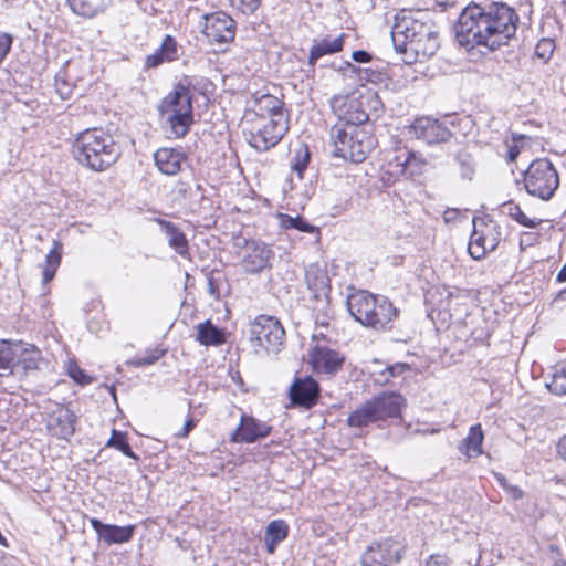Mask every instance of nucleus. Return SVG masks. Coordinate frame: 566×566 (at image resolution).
<instances>
[{
    "mask_svg": "<svg viewBox=\"0 0 566 566\" xmlns=\"http://www.w3.org/2000/svg\"><path fill=\"white\" fill-rule=\"evenodd\" d=\"M405 552V545L388 537L381 541H375L360 556L361 566H392L401 560Z\"/></svg>",
    "mask_w": 566,
    "mask_h": 566,
    "instance_id": "obj_12",
    "label": "nucleus"
},
{
    "mask_svg": "<svg viewBox=\"0 0 566 566\" xmlns=\"http://www.w3.org/2000/svg\"><path fill=\"white\" fill-rule=\"evenodd\" d=\"M344 39L345 34L342 33L336 38L325 36L322 40H315L310 50L308 64L313 66L323 55L342 51Z\"/></svg>",
    "mask_w": 566,
    "mask_h": 566,
    "instance_id": "obj_25",
    "label": "nucleus"
},
{
    "mask_svg": "<svg viewBox=\"0 0 566 566\" xmlns=\"http://www.w3.org/2000/svg\"><path fill=\"white\" fill-rule=\"evenodd\" d=\"M279 219L281 221L282 227L285 229H296L306 233H313L316 230L314 226L307 223L301 217H291L285 213H280Z\"/></svg>",
    "mask_w": 566,
    "mask_h": 566,
    "instance_id": "obj_38",
    "label": "nucleus"
},
{
    "mask_svg": "<svg viewBox=\"0 0 566 566\" xmlns=\"http://www.w3.org/2000/svg\"><path fill=\"white\" fill-rule=\"evenodd\" d=\"M455 161L459 165L460 175L463 179L471 180L474 175V160L473 157L464 151L457 155Z\"/></svg>",
    "mask_w": 566,
    "mask_h": 566,
    "instance_id": "obj_40",
    "label": "nucleus"
},
{
    "mask_svg": "<svg viewBox=\"0 0 566 566\" xmlns=\"http://www.w3.org/2000/svg\"><path fill=\"white\" fill-rule=\"evenodd\" d=\"M503 213L511 217L513 220L518 222L521 226L526 228H535L538 224H541V219H532L528 218L521 209V207L517 203H514L512 201L506 202L502 206Z\"/></svg>",
    "mask_w": 566,
    "mask_h": 566,
    "instance_id": "obj_35",
    "label": "nucleus"
},
{
    "mask_svg": "<svg viewBox=\"0 0 566 566\" xmlns=\"http://www.w3.org/2000/svg\"><path fill=\"white\" fill-rule=\"evenodd\" d=\"M310 161V151L307 147L301 148L295 153L292 169L297 172L298 177L302 178L303 171L306 169Z\"/></svg>",
    "mask_w": 566,
    "mask_h": 566,
    "instance_id": "obj_42",
    "label": "nucleus"
},
{
    "mask_svg": "<svg viewBox=\"0 0 566 566\" xmlns=\"http://www.w3.org/2000/svg\"><path fill=\"white\" fill-rule=\"evenodd\" d=\"M418 161L415 153L407 148H398L387 159V172L392 177H400Z\"/></svg>",
    "mask_w": 566,
    "mask_h": 566,
    "instance_id": "obj_24",
    "label": "nucleus"
},
{
    "mask_svg": "<svg viewBox=\"0 0 566 566\" xmlns=\"http://www.w3.org/2000/svg\"><path fill=\"white\" fill-rule=\"evenodd\" d=\"M158 111L171 135L185 136L193 122L192 95L189 87L182 83L175 85L172 92L159 104Z\"/></svg>",
    "mask_w": 566,
    "mask_h": 566,
    "instance_id": "obj_6",
    "label": "nucleus"
},
{
    "mask_svg": "<svg viewBox=\"0 0 566 566\" xmlns=\"http://www.w3.org/2000/svg\"><path fill=\"white\" fill-rule=\"evenodd\" d=\"M483 439L484 433L481 424L471 426L468 436L463 439L459 449L468 458H476L483 453Z\"/></svg>",
    "mask_w": 566,
    "mask_h": 566,
    "instance_id": "obj_29",
    "label": "nucleus"
},
{
    "mask_svg": "<svg viewBox=\"0 0 566 566\" xmlns=\"http://www.w3.org/2000/svg\"><path fill=\"white\" fill-rule=\"evenodd\" d=\"M154 160L160 172L174 176L181 170L186 155L179 149L163 147L155 151Z\"/></svg>",
    "mask_w": 566,
    "mask_h": 566,
    "instance_id": "obj_22",
    "label": "nucleus"
},
{
    "mask_svg": "<svg viewBox=\"0 0 566 566\" xmlns=\"http://www.w3.org/2000/svg\"><path fill=\"white\" fill-rule=\"evenodd\" d=\"M70 9L77 15L93 19L105 12L112 0H66Z\"/></svg>",
    "mask_w": 566,
    "mask_h": 566,
    "instance_id": "obj_26",
    "label": "nucleus"
},
{
    "mask_svg": "<svg viewBox=\"0 0 566 566\" xmlns=\"http://www.w3.org/2000/svg\"><path fill=\"white\" fill-rule=\"evenodd\" d=\"M494 476H495L496 481L499 482V484L507 492V494L512 499L518 500L523 496L524 493H523L522 489L518 488L517 485L510 484L503 474L494 473Z\"/></svg>",
    "mask_w": 566,
    "mask_h": 566,
    "instance_id": "obj_47",
    "label": "nucleus"
},
{
    "mask_svg": "<svg viewBox=\"0 0 566 566\" xmlns=\"http://www.w3.org/2000/svg\"><path fill=\"white\" fill-rule=\"evenodd\" d=\"M559 301H566V287L560 290L553 300V303H557Z\"/></svg>",
    "mask_w": 566,
    "mask_h": 566,
    "instance_id": "obj_57",
    "label": "nucleus"
},
{
    "mask_svg": "<svg viewBox=\"0 0 566 566\" xmlns=\"http://www.w3.org/2000/svg\"><path fill=\"white\" fill-rule=\"evenodd\" d=\"M76 416L72 410L59 407L49 413L46 428L49 432L60 439L69 440L75 432Z\"/></svg>",
    "mask_w": 566,
    "mask_h": 566,
    "instance_id": "obj_19",
    "label": "nucleus"
},
{
    "mask_svg": "<svg viewBox=\"0 0 566 566\" xmlns=\"http://www.w3.org/2000/svg\"><path fill=\"white\" fill-rule=\"evenodd\" d=\"M443 294H446V300H441L439 306L443 311L452 312L454 310V305H458V302L454 303V301L460 298V292L458 290L453 292L443 287L441 295Z\"/></svg>",
    "mask_w": 566,
    "mask_h": 566,
    "instance_id": "obj_46",
    "label": "nucleus"
},
{
    "mask_svg": "<svg viewBox=\"0 0 566 566\" xmlns=\"http://www.w3.org/2000/svg\"><path fill=\"white\" fill-rule=\"evenodd\" d=\"M517 22V13L505 3L493 2L486 7L472 3L460 13L454 31L461 45H481L495 51L509 44L516 33Z\"/></svg>",
    "mask_w": 566,
    "mask_h": 566,
    "instance_id": "obj_1",
    "label": "nucleus"
},
{
    "mask_svg": "<svg viewBox=\"0 0 566 566\" xmlns=\"http://www.w3.org/2000/svg\"><path fill=\"white\" fill-rule=\"evenodd\" d=\"M284 328L273 316L260 315L251 326V342L266 353H276L283 345Z\"/></svg>",
    "mask_w": 566,
    "mask_h": 566,
    "instance_id": "obj_11",
    "label": "nucleus"
},
{
    "mask_svg": "<svg viewBox=\"0 0 566 566\" xmlns=\"http://www.w3.org/2000/svg\"><path fill=\"white\" fill-rule=\"evenodd\" d=\"M203 33L211 42L226 43L234 39L235 24L230 15L217 12L206 17Z\"/></svg>",
    "mask_w": 566,
    "mask_h": 566,
    "instance_id": "obj_16",
    "label": "nucleus"
},
{
    "mask_svg": "<svg viewBox=\"0 0 566 566\" xmlns=\"http://www.w3.org/2000/svg\"><path fill=\"white\" fill-rule=\"evenodd\" d=\"M158 222L160 224L161 231L167 238L169 247L172 248L181 256L188 255L189 247L185 233L169 221L159 220Z\"/></svg>",
    "mask_w": 566,
    "mask_h": 566,
    "instance_id": "obj_28",
    "label": "nucleus"
},
{
    "mask_svg": "<svg viewBox=\"0 0 566 566\" xmlns=\"http://www.w3.org/2000/svg\"><path fill=\"white\" fill-rule=\"evenodd\" d=\"M319 395V386L312 377L296 378L290 388V398L294 405L305 408L314 406Z\"/></svg>",
    "mask_w": 566,
    "mask_h": 566,
    "instance_id": "obj_21",
    "label": "nucleus"
},
{
    "mask_svg": "<svg viewBox=\"0 0 566 566\" xmlns=\"http://www.w3.org/2000/svg\"><path fill=\"white\" fill-rule=\"evenodd\" d=\"M347 307L357 322L375 329L387 328L397 315L396 308L386 297L367 291L350 294Z\"/></svg>",
    "mask_w": 566,
    "mask_h": 566,
    "instance_id": "obj_5",
    "label": "nucleus"
},
{
    "mask_svg": "<svg viewBox=\"0 0 566 566\" xmlns=\"http://www.w3.org/2000/svg\"><path fill=\"white\" fill-rule=\"evenodd\" d=\"M196 339L205 346H217L224 343L223 333L210 321H206L197 325Z\"/></svg>",
    "mask_w": 566,
    "mask_h": 566,
    "instance_id": "obj_32",
    "label": "nucleus"
},
{
    "mask_svg": "<svg viewBox=\"0 0 566 566\" xmlns=\"http://www.w3.org/2000/svg\"><path fill=\"white\" fill-rule=\"evenodd\" d=\"M345 65H346V67H347V69H352L353 71H356V70H357V69H356L353 64H350L349 62H346V63H345Z\"/></svg>",
    "mask_w": 566,
    "mask_h": 566,
    "instance_id": "obj_61",
    "label": "nucleus"
},
{
    "mask_svg": "<svg viewBox=\"0 0 566 566\" xmlns=\"http://www.w3.org/2000/svg\"><path fill=\"white\" fill-rule=\"evenodd\" d=\"M479 226L481 233L483 235V245H484V252H491L495 250L500 242V232L497 224L492 221H484L483 219H479Z\"/></svg>",
    "mask_w": 566,
    "mask_h": 566,
    "instance_id": "obj_33",
    "label": "nucleus"
},
{
    "mask_svg": "<svg viewBox=\"0 0 566 566\" xmlns=\"http://www.w3.org/2000/svg\"><path fill=\"white\" fill-rule=\"evenodd\" d=\"M40 352L31 344L0 342V378L21 376L39 368Z\"/></svg>",
    "mask_w": 566,
    "mask_h": 566,
    "instance_id": "obj_8",
    "label": "nucleus"
},
{
    "mask_svg": "<svg viewBox=\"0 0 566 566\" xmlns=\"http://www.w3.org/2000/svg\"><path fill=\"white\" fill-rule=\"evenodd\" d=\"M289 118L286 115H279L273 118H255L248 133V143L260 151L274 147L287 133Z\"/></svg>",
    "mask_w": 566,
    "mask_h": 566,
    "instance_id": "obj_10",
    "label": "nucleus"
},
{
    "mask_svg": "<svg viewBox=\"0 0 566 566\" xmlns=\"http://www.w3.org/2000/svg\"><path fill=\"white\" fill-rule=\"evenodd\" d=\"M344 356L327 346H315L311 353V364L318 374L335 375L340 370Z\"/></svg>",
    "mask_w": 566,
    "mask_h": 566,
    "instance_id": "obj_18",
    "label": "nucleus"
},
{
    "mask_svg": "<svg viewBox=\"0 0 566 566\" xmlns=\"http://www.w3.org/2000/svg\"><path fill=\"white\" fill-rule=\"evenodd\" d=\"M410 132L417 139L429 145L446 143L451 137V132L444 123L431 117L417 118L410 126Z\"/></svg>",
    "mask_w": 566,
    "mask_h": 566,
    "instance_id": "obj_15",
    "label": "nucleus"
},
{
    "mask_svg": "<svg viewBox=\"0 0 566 566\" xmlns=\"http://www.w3.org/2000/svg\"><path fill=\"white\" fill-rule=\"evenodd\" d=\"M67 374L78 384L84 385L91 381V377L86 376L85 373L75 363L69 364Z\"/></svg>",
    "mask_w": 566,
    "mask_h": 566,
    "instance_id": "obj_49",
    "label": "nucleus"
},
{
    "mask_svg": "<svg viewBox=\"0 0 566 566\" xmlns=\"http://www.w3.org/2000/svg\"><path fill=\"white\" fill-rule=\"evenodd\" d=\"M255 118H273L279 115H285L283 112V101L272 94L253 95Z\"/></svg>",
    "mask_w": 566,
    "mask_h": 566,
    "instance_id": "obj_23",
    "label": "nucleus"
},
{
    "mask_svg": "<svg viewBox=\"0 0 566 566\" xmlns=\"http://www.w3.org/2000/svg\"><path fill=\"white\" fill-rule=\"evenodd\" d=\"M405 406L406 399L400 394L382 392L354 410L348 416L347 423L350 427L364 428L373 422L399 418Z\"/></svg>",
    "mask_w": 566,
    "mask_h": 566,
    "instance_id": "obj_7",
    "label": "nucleus"
},
{
    "mask_svg": "<svg viewBox=\"0 0 566 566\" xmlns=\"http://www.w3.org/2000/svg\"><path fill=\"white\" fill-rule=\"evenodd\" d=\"M289 535V525L283 520H274L270 522L265 528L264 543L266 551L273 554L279 543L284 541Z\"/></svg>",
    "mask_w": 566,
    "mask_h": 566,
    "instance_id": "obj_30",
    "label": "nucleus"
},
{
    "mask_svg": "<svg viewBox=\"0 0 566 566\" xmlns=\"http://www.w3.org/2000/svg\"><path fill=\"white\" fill-rule=\"evenodd\" d=\"M421 566H448L446 556L431 555Z\"/></svg>",
    "mask_w": 566,
    "mask_h": 566,
    "instance_id": "obj_51",
    "label": "nucleus"
},
{
    "mask_svg": "<svg viewBox=\"0 0 566 566\" xmlns=\"http://www.w3.org/2000/svg\"><path fill=\"white\" fill-rule=\"evenodd\" d=\"M60 244L54 242V248L46 254L42 269V283H49L54 276L61 263Z\"/></svg>",
    "mask_w": 566,
    "mask_h": 566,
    "instance_id": "obj_34",
    "label": "nucleus"
},
{
    "mask_svg": "<svg viewBox=\"0 0 566 566\" xmlns=\"http://www.w3.org/2000/svg\"><path fill=\"white\" fill-rule=\"evenodd\" d=\"M546 386L555 395H566V361L555 366L552 379Z\"/></svg>",
    "mask_w": 566,
    "mask_h": 566,
    "instance_id": "obj_36",
    "label": "nucleus"
},
{
    "mask_svg": "<svg viewBox=\"0 0 566 566\" xmlns=\"http://www.w3.org/2000/svg\"><path fill=\"white\" fill-rule=\"evenodd\" d=\"M164 355H165L164 349L155 347L153 349L146 350L144 354L136 355L130 360V364L134 365L135 367L153 365L155 361H157Z\"/></svg>",
    "mask_w": 566,
    "mask_h": 566,
    "instance_id": "obj_39",
    "label": "nucleus"
},
{
    "mask_svg": "<svg viewBox=\"0 0 566 566\" xmlns=\"http://www.w3.org/2000/svg\"><path fill=\"white\" fill-rule=\"evenodd\" d=\"M407 370H409V366L407 364H396V365L389 366L386 369V373L384 374V375L388 374V376L385 377V381H388L389 377L400 376Z\"/></svg>",
    "mask_w": 566,
    "mask_h": 566,
    "instance_id": "obj_50",
    "label": "nucleus"
},
{
    "mask_svg": "<svg viewBox=\"0 0 566 566\" xmlns=\"http://www.w3.org/2000/svg\"><path fill=\"white\" fill-rule=\"evenodd\" d=\"M272 427L265 422L259 421L253 417L242 415L240 424L230 437L233 443H253L259 439L268 437Z\"/></svg>",
    "mask_w": 566,
    "mask_h": 566,
    "instance_id": "obj_17",
    "label": "nucleus"
},
{
    "mask_svg": "<svg viewBox=\"0 0 566 566\" xmlns=\"http://www.w3.org/2000/svg\"><path fill=\"white\" fill-rule=\"evenodd\" d=\"M73 155L81 165L103 171L116 163L120 151L112 135L94 128L77 136L73 144Z\"/></svg>",
    "mask_w": 566,
    "mask_h": 566,
    "instance_id": "obj_3",
    "label": "nucleus"
},
{
    "mask_svg": "<svg viewBox=\"0 0 566 566\" xmlns=\"http://www.w3.org/2000/svg\"><path fill=\"white\" fill-rule=\"evenodd\" d=\"M90 524L96 532L98 539L107 545L128 543L133 538L136 528L135 525L105 524L95 517L90 520Z\"/></svg>",
    "mask_w": 566,
    "mask_h": 566,
    "instance_id": "obj_20",
    "label": "nucleus"
},
{
    "mask_svg": "<svg viewBox=\"0 0 566 566\" xmlns=\"http://www.w3.org/2000/svg\"><path fill=\"white\" fill-rule=\"evenodd\" d=\"M329 145L335 157L361 163L374 149L376 140L366 126L335 123L329 129Z\"/></svg>",
    "mask_w": 566,
    "mask_h": 566,
    "instance_id": "obj_4",
    "label": "nucleus"
},
{
    "mask_svg": "<svg viewBox=\"0 0 566 566\" xmlns=\"http://www.w3.org/2000/svg\"><path fill=\"white\" fill-rule=\"evenodd\" d=\"M107 446L118 449L120 452L132 459H138V457L132 451L126 436L119 431L113 430L112 438L108 440Z\"/></svg>",
    "mask_w": 566,
    "mask_h": 566,
    "instance_id": "obj_41",
    "label": "nucleus"
},
{
    "mask_svg": "<svg viewBox=\"0 0 566 566\" xmlns=\"http://www.w3.org/2000/svg\"><path fill=\"white\" fill-rule=\"evenodd\" d=\"M556 281L558 283L566 282V263L563 265V268L557 273Z\"/></svg>",
    "mask_w": 566,
    "mask_h": 566,
    "instance_id": "obj_56",
    "label": "nucleus"
},
{
    "mask_svg": "<svg viewBox=\"0 0 566 566\" xmlns=\"http://www.w3.org/2000/svg\"><path fill=\"white\" fill-rule=\"evenodd\" d=\"M352 57L355 62H358V63H367L371 60V55L367 51H364V50L354 51L352 54Z\"/></svg>",
    "mask_w": 566,
    "mask_h": 566,
    "instance_id": "obj_53",
    "label": "nucleus"
},
{
    "mask_svg": "<svg viewBox=\"0 0 566 566\" xmlns=\"http://www.w3.org/2000/svg\"><path fill=\"white\" fill-rule=\"evenodd\" d=\"M232 8L239 10L243 14H251L258 10L261 0H229Z\"/></svg>",
    "mask_w": 566,
    "mask_h": 566,
    "instance_id": "obj_43",
    "label": "nucleus"
},
{
    "mask_svg": "<svg viewBox=\"0 0 566 566\" xmlns=\"http://www.w3.org/2000/svg\"><path fill=\"white\" fill-rule=\"evenodd\" d=\"M178 59V45L175 39L166 35L159 49L147 56L146 64L148 67H156L165 62H171Z\"/></svg>",
    "mask_w": 566,
    "mask_h": 566,
    "instance_id": "obj_27",
    "label": "nucleus"
},
{
    "mask_svg": "<svg viewBox=\"0 0 566 566\" xmlns=\"http://www.w3.org/2000/svg\"><path fill=\"white\" fill-rule=\"evenodd\" d=\"M13 43V36L7 32H0V64L7 59Z\"/></svg>",
    "mask_w": 566,
    "mask_h": 566,
    "instance_id": "obj_48",
    "label": "nucleus"
},
{
    "mask_svg": "<svg viewBox=\"0 0 566 566\" xmlns=\"http://www.w3.org/2000/svg\"><path fill=\"white\" fill-rule=\"evenodd\" d=\"M208 292L211 296L218 298L219 297V290L214 283L213 277L208 279Z\"/></svg>",
    "mask_w": 566,
    "mask_h": 566,
    "instance_id": "obj_55",
    "label": "nucleus"
},
{
    "mask_svg": "<svg viewBox=\"0 0 566 566\" xmlns=\"http://www.w3.org/2000/svg\"><path fill=\"white\" fill-rule=\"evenodd\" d=\"M518 155V150L516 147H511L510 150H509V159L511 161L515 160V158L517 157Z\"/></svg>",
    "mask_w": 566,
    "mask_h": 566,
    "instance_id": "obj_58",
    "label": "nucleus"
},
{
    "mask_svg": "<svg viewBox=\"0 0 566 566\" xmlns=\"http://www.w3.org/2000/svg\"><path fill=\"white\" fill-rule=\"evenodd\" d=\"M523 182L530 196L548 201L559 187V175L551 160L538 158L525 170Z\"/></svg>",
    "mask_w": 566,
    "mask_h": 566,
    "instance_id": "obj_9",
    "label": "nucleus"
},
{
    "mask_svg": "<svg viewBox=\"0 0 566 566\" xmlns=\"http://www.w3.org/2000/svg\"><path fill=\"white\" fill-rule=\"evenodd\" d=\"M553 566H566V560L560 558L556 560Z\"/></svg>",
    "mask_w": 566,
    "mask_h": 566,
    "instance_id": "obj_60",
    "label": "nucleus"
},
{
    "mask_svg": "<svg viewBox=\"0 0 566 566\" xmlns=\"http://www.w3.org/2000/svg\"><path fill=\"white\" fill-rule=\"evenodd\" d=\"M556 450L558 455L566 461V434L558 440Z\"/></svg>",
    "mask_w": 566,
    "mask_h": 566,
    "instance_id": "obj_54",
    "label": "nucleus"
},
{
    "mask_svg": "<svg viewBox=\"0 0 566 566\" xmlns=\"http://www.w3.org/2000/svg\"><path fill=\"white\" fill-rule=\"evenodd\" d=\"M195 427H196V420H195L192 417H189V418L186 420V422H185V424H184V427H182L181 431H179V432H177V433H176V437H178V438H186V437H188V434L190 433V431H191Z\"/></svg>",
    "mask_w": 566,
    "mask_h": 566,
    "instance_id": "obj_52",
    "label": "nucleus"
},
{
    "mask_svg": "<svg viewBox=\"0 0 566 566\" xmlns=\"http://www.w3.org/2000/svg\"><path fill=\"white\" fill-rule=\"evenodd\" d=\"M56 92L62 99H69L73 93V86L65 78V73L60 72L55 77Z\"/></svg>",
    "mask_w": 566,
    "mask_h": 566,
    "instance_id": "obj_44",
    "label": "nucleus"
},
{
    "mask_svg": "<svg viewBox=\"0 0 566 566\" xmlns=\"http://www.w3.org/2000/svg\"><path fill=\"white\" fill-rule=\"evenodd\" d=\"M395 50L405 54V62L424 61L439 49L438 28L424 12L401 10L395 15L391 28Z\"/></svg>",
    "mask_w": 566,
    "mask_h": 566,
    "instance_id": "obj_2",
    "label": "nucleus"
},
{
    "mask_svg": "<svg viewBox=\"0 0 566 566\" xmlns=\"http://www.w3.org/2000/svg\"><path fill=\"white\" fill-rule=\"evenodd\" d=\"M555 49V43L551 39H542L536 48H535V54L537 57L547 61L552 56Z\"/></svg>",
    "mask_w": 566,
    "mask_h": 566,
    "instance_id": "obj_45",
    "label": "nucleus"
},
{
    "mask_svg": "<svg viewBox=\"0 0 566 566\" xmlns=\"http://www.w3.org/2000/svg\"><path fill=\"white\" fill-rule=\"evenodd\" d=\"M473 224H474V230H473V233L471 234V238H470V241H469V244H468V251L470 253V255L474 259V260H480L482 259L484 255H485V252H484V245H483V242L482 240L484 239L482 233H481V230H480V226H479V219H473Z\"/></svg>",
    "mask_w": 566,
    "mask_h": 566,
    "instance_id": "obj_37",
    "label": "nucleus"
},
{
    "mask_svg": "<svg viewBox=\"0 0 566 566\" xmlns=\"http://www.w3.org/2000/svg\"><path fill=\"white\" fill-rule=\"evenodd\" d=\"M331 107L337 117L336 123L365 126L369 120V116L361 108L360 102L353 96L335 95L331 99Z\"/></svg>",
    "mask_w": 566,
    "mask_h": 566,
    "instance_id": "obj_13",
    "label": "nucleus"
},
{
    "mask_svg": "<svg viewBox=\"0 0 566 566\" xmlns=\"http://www.w3.org/2000/svg\"><path fill=\"white\" fill-rule=\"evenodd\" d=\"M455 213H457V211H455V210H447V211L444 212V219H446V221H449V220L452 218V216H453V214H455Z\"/></svg>",
    "mask_w": 566,
    "mask_h": 566,
    "instance_id": "obj_59",
    "label": "nucleus"
},
{
    "mask_svg": "<svg viewBox=\"0 0 566 566\" xmlns=\"http://www.w3.org/2000/svg\"><path fill=\"white\" fill-rule=\"evenodd\" d=\"M273 258L274 252L270 245L251 240L245 242L241 264L245 272L256 274L270 268Z\"/></svg>",
    "mask_w": 566,
    "mask_h": 566,
    "instance_id": "obj_14",
    "label": "nucleus"
},
{
    "mask_svg": "<svg viewBox=\"0 0 566 566\" xmlns=\"http://www.w3.org/2000/svg\"><path fill=\"white\" fill-rule=\"evenodd\" d=\"M328 276L317 263H311L305 268V282L310 291L316 295L328 287Z\"/></svg>",
    "mask_w": 566,
    "mask_h": 566,
    "instance_id": "obj_31",
    "label": "nucleus"
}]
</instances>
